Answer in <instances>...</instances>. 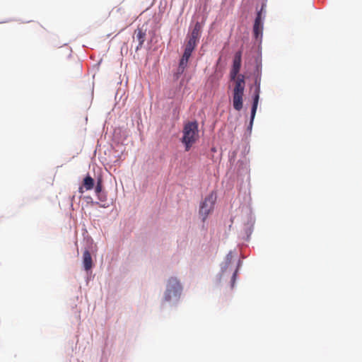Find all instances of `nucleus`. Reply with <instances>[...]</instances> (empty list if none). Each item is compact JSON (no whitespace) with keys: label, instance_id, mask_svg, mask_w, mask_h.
Returning a JSON list of instances; mask_svg holds the SVG:
<instances>
[{"label":"nucleus","instance_id":"9b49d317","mask_svg":"<svg viewBox=\"0 0 362 362\" xmlns=\"http://www.w3.org/2000/svg\"><path fill=\"white\" fill-rule=\"evenodd\" d=\"M198 42L189 38L185 49L184 54L191 56Z\"/></svg>","mask_w":362,"mask_h":362},{"label":"nucleus","instance_id":"ddd939ff","mask_svg":"<svg viewBox=\"0 0 362 362\" xmlns=\"http://www.w3.org/2000/svg\"><path fill=\"white\" fill-rule=\"evenodd\" d=\"M240 264V262L239 261L238 265L237 268L235 269V270L233 273V275H232V277H231V288H233V286H234V284H235V280H236V276H237V273H238V267H239Z\"/></svg>","mask_w":362,"mask_h":362},{"label":"nucleus","instance_id":"6e6552de","mask_svg":"<svg viewBox=\"0 0 362 362\" xmlns=\"http://www.w3.org/2000/svg\"><path fill=\"white\" fill-rule=\"evenodd\" d=\"M134 35H136V38L139 41V45L136 48V51H137L142 47L146 40V30H144L142 28H138L134 31Z\"/></svg>","mask_w":362,"mask_h":362},{"label":"nucleus","instance_id":"39448f33","mask_svg":"<svg viewBox=\"0 0 362 362\" xmlns=\"http://www.w3.org/2000/svg\"><path fill=\"white\" fill-rule=\"evenodd\" d=\"M255 86H256V88H255V94H254V97H253V103H252V109H251V118H250V127H249V128L250 129H252V126L253 121H254V119L255 117V114L257 112V105H258V103H259V99L260 78H257L255 79Z\"/></svg>","mask_w":362,"mask_h":362},{"label":"nucleus","instance_id":"20e7f679","mask_svg":"<svg viewBox=\"0 0 362 362\" xmlns=\"http://www.w3.org/2000/svg\"><path fill=\"white\" fill-rule=\"evenodd\" d=\"M182 290L181 285L176 278H170L168 280L164 299L165 301L170 300L173 298H177Z\"/></svg>","mask_w":362,"mask_h":362},{"label":"nucleus","instance_id":"9d476101","mask_svg":"<svg viewBox=\"0 0 362 362\" xmlns=\"http://www.w3.org/2000/svg\"><path fill=\"white\" fill-rule=\"evenodd\" d=\"M83 263L86 271L90 270L93 267L91 255L88 250H85L83 254Z\"/></svg>","mask_w":362,"mask_h":362},{"label":"nucleus","instance_id":"f257e3e1","mask_svg":"<svg viewBox=\"0 0 362 362\" xmlns=\"http://www.w3.org/2000/svg\"><path fill=\"white\" fill-rule=\"evenodd\" d=\"M242 62V52H237L235 54L232 69L230 71V78L234 81L233 89V106L237 111H240L243 105V96L245 88V76L238 74Z\"/></svg>","mask_w":362,"mask_h":362},{"label":"nucleus","instance_id":"f8f14e48","mask_svg":"<svg viewBox=\"0 0 362 362\" xmlns=\"http://www.w3.org/2000/svg\"><path fill=\"white\" fill-rule=\"evenodd\" d=\"M201 25L199 23H197L189 35V39L194 40L198 42L200 37Z\"/></svg>","mask_w":362,"mask_h":362},{"label":"nucleus","instance_id":"2eb2a0df","mask_svg":"<svg viewBox=\"0 0 362 362\" xmlns=\"http://www.w3.org/2000/svg\"><path fill=\"white\" fill-rule=\"evenodd\" d=\"M233 259V255L232 252H230L226 257L225 264H226V268H224V270H226V268L229 266Z\"/></svg>","mask_w":362,"mask_h":362},{"label":"nucleus","instance_id":"f03ea898","mask_svg":"<svg viewBox=\"0 0 362 362\" xmlns=\"http://www.w3.org/2000/svg\"><path fill=\"white\" fill-rule=\"evenodd\" d=\"M182 133V142L185 146V151H188L198 139V123L196 121L187 122L184 126Z\"/></svg>","mask_w":362,"mask_h":362},{"label":"nucleus","instance_id":"0eeeda50","mask_svg":"<svg viewBox=\"0 0 362 362\" xmlns=\"http://www.w3.org/2000/svg\"><path fill=\"white\" fill-rule=\"evenodd\" d=\"M94 187V180L90 176L87 175L83 181V185L78 189V192L81 194H83L85 190H90Z\"/></svg>","mask_w":362,"mask_h":362},{"label":"nucleus","instance_id":"1a4fd4ad","mask_svg":"<svg viewBox=\"0 0 362 362\" xmlns=\"http://www.w3.org/2000/svg\"><path fill=\"white\" fill-rule=\"evenodd\" d=\"M189 57H190V56L183 53V55L180 61L178 68L175 73L177 78H178L179 76L181 75L184 72L185 69L187 66V64H188Z\"/></svg>","mask_w":362,"mask_h":362},{"label":"nucleus","instance_id":"423d86ee","mask_svg":"<svg viewBox=\"0 0 362 362\" xmlns=\"http://www.w3.org/2000/svg\"><path fill=\"white\" fill-rule=\"evenodd\" d=\"M263 7L257 12L253 25V34L256 40H262L263 33V18L262 12Z\"/></svg>","mask_w":362,"mask_h":362},{"label":"nucleus","instance_id":"7ed1b4c3","mask_svg":"<svg viewBox=\"0 0 362 362\" xmlns=\"http://www.w3.org/2000/svg\"><path fill=\"white\" fill-rule=\"evenodd\" d=\"M216 201V194L214 192H211L201 203L199 214L203 221L206 219L209 214L214 210Z\"/></svg>","mask_w":362,"mask_h":362},{"label":"nucleus","instance_id":"4468645a","mask_svg":"<svg viewBox=\"0 0 362 362\" xmlns=\"http://www.w3.org/2000/svg\"><path fill=\"white\" fill-rule=\"evenodd\" d=\"M103 185H102V181L100 180H98L96 186L95 187V193L99 196L101 191H102Z\"/></svg>","mask_w":362,"mask_h":362}]
</instances>
